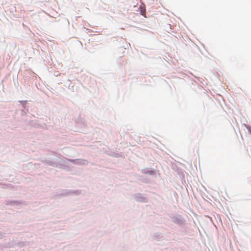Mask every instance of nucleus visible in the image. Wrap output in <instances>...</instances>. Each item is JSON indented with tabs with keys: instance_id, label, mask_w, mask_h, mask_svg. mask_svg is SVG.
Segmentation results:
<instances>
[{
	"instance_id": "nucleus-1",
	"label": "nucleus",
	"mask_w": 251,
	"mask_h": 251,
	"mask_svg": "<svg viewBox=\"0 0 251 251\" xmlns=\"http://www.w3.org/2000/svg\"><path fill=\"white\" fill-rule=\"evenodd\" d=\"M141 14L144 16L145 17H146L145 16V11H141Z\"/></svg>"
}]
</instances>
